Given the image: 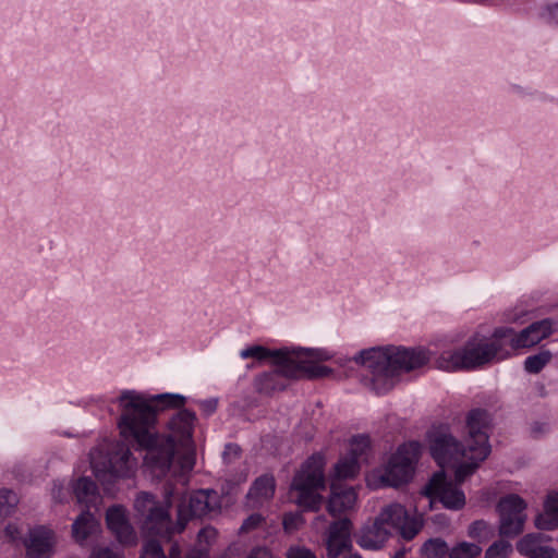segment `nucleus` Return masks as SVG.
<instances>
[{
  "label": "nucleus",
  "instance_id": "f257e3e1",
  "mask_svg": "<svg viewBox=\"0 0 558 558\" xmlns=\"http://www.w3.org/2000/svg\"><path fill=\"white\" fill-rule=\"evenodd\" d=\"M185 397L179 393L148 396L135 390H125L119 397L121 415L118 427L121 436L145 450L144 464L156 477L162 478L170 471L177 483L184 487L195 464L194 450H186L175 459L179 446L192 442L196 415L187 409L179 410L168 422L169 434L155 432L157 416L167 409H180Z\"/></svg>",
  "mask_w": 558,
  "mask_h": 558
},
{
  "label": "nucleus",
  "instance_id": "f03ea898",
  "mask_svg": "<svg viewBox=\"0 0 558 558\" xmlns=\"http://www.w3.org/2000/svg\"><path fill=\"white\" fill-rule=\"evenodd\" d=\"M353 360L371 372V387L376 395H385L391 390L393 377L400 372L418 368L429 361L441 371H466L462 348L444 350L439 354L423 348H371L362 350Z\"/></svg>",
  "mask_w": 558,
  "mask_h": 558
},
{
  "label": "nucleus",
  "instance_id": "7ed1b4c3",
  "mask_svg": "<svg viewBox=\"0 0 558 558\" xmlns=\"http://www.w3.org/2000/svg\"><path fill=\"white\" fill-rule=\"evenodd\" d=\"M181 493L171 483L165 485V500H155L154 495L141 493L135 499V509L145 514L144 529L151 535L170 538L184 531L191 518H202L221 507V498L215 489H198L182 497L178 505V519L172 522L169 510L172 500Z\"/></svg>",
  "mask_w": 558,
  "mask_h": 558
},
{
  "label": "nucleus",
  "instance_id": "20e7f679",
  "mask_svg": "<svg viewBox=\"0 0 558 558\" xmlns=\"http://www.w3.org/2000/svg\"><path fill=\"white\" fill-rule=\"evenodd\" d=\"M243 360L255 359L257 361L272 360V364L281 366V372L290 377L323 378L331 374V369L325 365L312 362V353L303 349L290 350L288 348L271 350L263 345L247 347L240 352Z\"/></svg>",
  "mask_w": 558,
  "mask_h": 558
},
{
  "label": "nucleus",
  "instance_id": "39448f33",
  "mask_svg": "<svg viewBox=\"0 0 558 558\" xmlns=\"http://www.w3.org/2000/svg\"><path fill=\"white\" fill-rule=\"evenodd\" d=\"M466 427L469 430L468 456L458 461L454 468L456 483L461 484L473 474L478 464L490 453L488 444V429L490 427V415L486 410L473 409L466 417Z\"/></svg>",
  "mask_w": 558,
  "mask_h": 558
},
{
  "label": "nucleus",
  "instance_id": "423d86ee",
  "mask_svg": "<svg viewBox=\"0 0 558 558\" xmlns=\"http://www.w3.org/2000/svg\"><path fill=\"white\" fill-rule=\"evenodd\" d=\"M324 465V457L313 454L293 477L291 490L295 494V502L304 509L316 511L322 506L319 490L325 488Z\"/></svg>",
  "mask_w": 558,
  "mask_h": 558
},
{
  "label": "nucleus",
  "instance_id": "0eeeda50",
  "mask_svg": "<svg viewBox=\"0 0 558 558\" xmlns=\"http://www.w3.org/2000/svg\"><path fill=\"white\" fill-rule=\"evenodd\" d=\"M464 357V368L466 371L481 367L490 363L493 360H504L509 356V352L504 348L501 339L496 337V330L490 339L474 336L470 338L462 347Z\"/></svg>",
  "mask_w": 558,
  "mask_h": 558
},
{
  "label": "nucleus",
  "instance_id": "6e6552de",
  "mask_svg": "<svg viewBox=\"0 0 558 558\" xmlns=\"http://www.w3.org/2000/svg\"><path fill=\"white\" fill-rule=\"evenodd\" d=\"M421 449L422 446L418 441H409L401 445L396 453L391 456L383 475V481L393 487L408 483L412 478Z\"/></svg>",
  "mask_w": 558,
  "mask_h": 558
},
{
  "label": "nucleus",
  "instance_id": "1a4fd4ad",
  "mask_svg": "<svg viewBox=\"0 0 558 558\" xmlns=\"http://www.w3.org/2000/svg\"><path fill=\"white\" fill-rule=\"evenodd\" d=\"M553 328L554 324L550 319H543L531 324L520 332H515L510 327L497 328L496 337L501 339L504 348L508 350L510 355L511 351L537 344L553 332Z\"/></svg>",
  "mask_w": 558,
  "mask_h": 558
},
{
  "label": "nucleus",
  "instance_id": "9d476101",
  "mask_svg": "<svg viewBox=\"0 0 558 558\" xmlns=\"http://www.w3.org/2000/svg\"><path fill=\"white\" fill-rule=\"evenodd\" d=\"M136 465V459L133 458L131 450L123 445H119L109 454L107 463L102 469L96 462H92L94 474L102 485L112 484L117 478L133 476Z\"/></svg>",
  "mask_w": 558,
  "mask_h": 558
},
{
  "label": "nucleus",
  "instance_id": "9b49d317",
  "mask_svg": "<svg viewBox=\"0 0 558 558\" xmlns=\"http://www.w3.org/2000/svg\"><path fill=\"white\" fill-rule=\"evenodd\" d=\"M460 484L447 481L444 471L436 472L423 488L430 500L438 499L445 508L459 510L465 505V496Z\"/></svg>",
  "mask_w": 558,
  "mask_h": 558
},
{
  "label": "nucleus",
  "instance_id": "f8f14e48",
  "mask_svg": "<svg viewBox=\"0 0 558 558\" xmlns=\"http://www.w3.org/2000/svg\"><path fill=\"white\" fill-rule=\"evenodd\" d=\"M525 501L515 494L502 497L497 509L500 515L499 532L504 536H515L523 531L526 515Z\"/></svg>",
  "mask_w": 558,
  "mask_h": 558
},
{
  "label": "nucleus",
  "instance_id": "ddd939ff",
  "mask_svg": "<svg viewBox=\"0 0 558 558\" xmlns=\"http://www.w3.org/2000/svg\"><path fill=\"white\" fill-rule=\"evenodd\" d=\"M429 449L432 457L442 469L456 465L468 456V445L463 446L446 432H435L429 436Z\"/></svg>",
  "mask_w": 558,
  "mask_h": 558
},
{
  "label": "nucleus",
  "instance_id": "4468645a",
  "mask_svg": "<svg viewBox=\"0 0 558 558\" xmlns=\"http://www.w3.org/2000/svg\"><path fill=\"white\" fill-rule=\"evenodd\" d=\"M380 520L392 531H397L407 539H413L422 529V522L410 517L407 509L400 504H391L379 512Z\"/></svg>",
  "mask_w": 558,
  "mask_h": 558
},
{
  "label": "nucleus",
  "instance_id": "2eb2a0df",
  "mask_svg": "<svg viewBox=\"0 0 558 558\" xmlns=\"http://www.w3.org/2000/svg\"><path fill=\"white\" fill-rule=\"evenodd\" d=\"M352 522L348 518L340 519L330 524L326 542L327 557L338 558L352 547Z\"/></svg>",
  "mask_w": 558,
  "mask_h": 558
},
{
  "label": "nucleus",
  "instance_id": "dca6fc26",
  "mask_svg": "<svg viewBox=\"0 0 558 558\" xmlns=\"http://www.w3.org/2000/svg\"><path fill=\"white\" fill-rule=\"evenodd\" d=\"M108 529L116 535L119 543L123 545H135L137 535L129 523L125 509L122 506H112L106 512Z\"/></svg>",
  "mask_w": 558,
  "mask_h": 558
},
{
  "label": "nucleus",
  "instance_id": "f3484780",
  "mask_svg": "<svg viewBox=\"0 0 558 558\" xmlns=\"http://www.w3.org/2000/svg\"><path fill=\"white\" fill-rule=\"evenodd\" d=\"M53 545V532L45 526L32 529L28 538L25 541V547L29 558H49L52 555Z\"/></svg>",
  "mask_w": 558,
  "mask_h": 558
},
{
  "label": "nucleus",
  "instance_id": "a211bd4d",
  "mask_svg": "<svg viewBox=\"0 0 558 558\" xmlns=\"http://www.w3.org/2000/svg\"><path fill=\"white\" fill-rule=\"evenodd\" d=\"M356 499L357 494L354 487L348 486L343 482L331 481L328 501V511L330 514L337 515L351 510Z\"/></svg>",
  "mask_w": 558,
  "mask_h": 558
},
{
  "label": "nucleus",
  "instance_id": "6ab92c4d",
  "mask_svg": "<svg viewBox=\"0 0 558 558\" xmlns=\"http://www.w3.org/2000/svg\"><path fill=\"white\" fill-rule=\"evenodd\" d=\"M302 377H290L281 372V366L276 369L262 373L254 378V388L258 393L270 396L276 391H282L288 386V379H301Z\"/></svg>",
  "mask_w": 558,
  "mask_h": 558
},
{
  "label": "nucleus",
  "instance_id": "aec40b11",
  "mask_svg": "<svg viewBox=\"0 0 558 558\" xmlns=\"http://www.w3.org/2000/svg\"><path fill=\"white\" fill-rule=\"evenodd\" d=\"M390 530L378 515L369 525H365L359 535L357 544L366 549H379L390 536Z\"/></svg>",
  "mask_w": 558,
  "mask_h": 558
},
{
  "label": "nucleus",
  "instance_id": "412c9836",
  "mask_svg": "<svg viewBox=\"0 0 558 558\" xmlns=\"http://www.w3.org/2000/svg\"><path fill=\"white\" fill-rule=\"evenodd\" d=\"M535 525L537 529L545 531L558 527V492H551L547 495L544 511L536 517Z\"/></svg>",
  "mask_w": 558,
  "mask_h": 558
},
{
  "label": "nucleus",
  "instance_id": "4be33fe9",
  "mask_svg": "<svg viewBox=\"0 0 558 558\" xmlns=\"http://www.w3.org/2000/svg\"><path fill=\"white\" fill-rule=\"evenodd\" d=\"M275 489L276 482L274 476L270 474H264L254 481L247 493V498L255 500L256 502L269 500L272 498Z\"/></svg>",
  "mask_w": 558,
  "mask_h": 558
},
{
  "label": "nucleus",
  "instance_id": "5701e85b",
  "mask_svg": "<svg viewBox=\"0 0 558 558\" xmlns=\"http://www.w3.org/2000/svg\"><path fill=\"white\" fill-rule=\"evenodd\" d=\"M74 495L80 504L87 508L96 506L99 500V494L94 481L88 477H80L73 487Z\"/></svg>",
  "mask_w": 558,
  "mask_h": 558
},
{
  "label": "nucleus",
  "instance_id": "b1692460",
  "mask_svg": "<svg viewBox=\"0 0 558 558\" xmlns=\"http://www.w3.org/2000/svg\"><path fill=\"white\" fill-rule=\"evenodd\" d=\"M99 527V522L93 513L83 511L72 524L73 537L77 542H83L89 537Z\"/></svg>",
  "mask_w": 558,
  "mask_h": 558
},
{
  "label": "nucleus",
  "instance_id": "393cba45",
  "mask_svg": "<svg viewBox=\"0 0 558 558\" xmlns=\"http://www.w3.org/2000/svg\"><path fill=\"white\" fill-rule=\"evenodd\" d=\"M360 471V461L354 457L347 454L335 465V478L332 481L342 482L347 478H353Z\"/></svg>",
  "mask_w": 558,
  "mask_h": 558
},
{
  "label": "nucleus",
  "instance_id": "a878e982",
  "mask_svg": "<svg viewBox=\"0 0 558 558\" xmlns=\"http://www.w3.org/2000/svg\"><path fill=\"white\" fill-rule=\"evenodd\" d=\"M545 536L541 533H531L523 536L517 544V549L520 554L531 558L538 549L545 545Z\"/></svg>",
  "mask_w": 558,
  "mask_h": 558
},
{
  "label": "nucleus",
  "instance_id": "bb28decb",
  "mask_svg": "<svg viewBox=\"0 0 558 558\" xmlns=\"http://www.w3.org/2000/svg\"><path fill=\"white\" fill-rule=\"evenodd\" d=\"M551 360L549 351H541L537 354L530 355L524 361V369L530 374L539 373Z\"/></svg>",
  "mask_w": 558,
  "mask_h": 558
},
{
  "label": "nucleus",
  "instance_id": "cd10ccee",
  "mask_svg": "<svg viewBox=\"0 0 558 558\" xmlns=\"http://www.w3.org/2000/svg\"><path fill=\"white\" fill-rule=\"evenodd\" d=\"M371 447V439L367 435H355L349 442V456L360 461Z\"/></svg>",
  "mask_w": 558,
  "mask_h": 558
},
{
  "label": "nucleus",
  "instance_id": "c85d7f7f",
  "mask_svg": "<svg viewBox=\"0 0 558 558\" xmlns=\"http://www.w3.org/2000/svg\"><path fill=\"white\" fill-rule=\"evenodd\" d=\"M482 551V548L474 544L462 542L456 545L449 553V558H475Z\"/></svg>",
  "mask_w": 558,
  "mask_h": 558
},
{
  "label": "nucleus",
  "instance_id": "c756f323",
  "mask_svg": "<svg viewBox=\"0 0 558 558\" xmlns=\"http://www.w3.org/2000/svg\"><path fill=\"white\" fill-rule=\"evenodd\" d=\"M447 553L446 542L439 538L429 539L423 545V554L426 558H442Z\"/></svg>",
  "mask_w": 558,
  "mask_h": 558
},
{
  "label": "nucleus",
  "instance_id": "7c9ffc66",
  "mask_svg": "<svg viewBox=\"0 0 558 558\" xmlns=\"http://www.w3.org/2000/svg\"><path fill=\"white\" fill-rule=\"evenodd\" d=\"M19 499L16 494L11 489H0V517H7L11 514Z\"/></svg>",
  "mask_w": 558,
  "mask_h": 558
},
{
  "label": "nucleus",
  "instance_id": "2f4dec72",
  "mask_svg": "<svg viewBox=\"0 0 558 558\" xmlns=\"http://www.w3.org/2000/svg\"><path fill=\"white\" fill-rule=\"evenodd\" d=\"M512 551V546L508 541L499 539L493 543L486 550V558H506Z\"/></svg>",
  "mask_w": 558,
  "mask_h": 558
},
{
  "label": "nucleus",
  "instance_id": "473e14b6",
  "mask_svg": "<svg viewBox=\"0 0 558 558\" xmlns=\"http://www.w3.org/2000/svg\"><path fill=\"white\" fill-rule=\"evenodd\" d=\"M301 522H302V517H301V514H298V513H287L283 517V526H284V530H287V531L298 529V526L300 525Z\"/></svg>",
  "mask_w": 558,
  "mask_h": 558
},
{
  "label": "nucleus",
  "instance_id": "72a5a7b5",
  "mask_svg": "<svg viewBox=\"0 0 558 558\" xmlns=\"http://www.w3.org/2000/svg\"><path fill=\"white\" fill-rule=\"evenodd\" d=\"M217 536V531L211 527V526H206V527H203L198 534H197V538H198V542L202 544V543H205V544H210Z\"/></svg>",
  "mask_w": 558,
  "mask_h": 558
},
{
  "label": "nucleus",
  "instance_id": "f704fd0d",
  "mask_svg": "<svg viewBox=\"0 0 558 558\" xmlns=\"http://www.w3.org/2000/svg\"><path fill=\"white\" fill-rule=\"evenodd\" d=\"M263 521V517L258 513L251 514L242 524V531H250L257 527Z\"/></svg>",
  "mask_w": 558,
  "mask_h": 558
},
{
  "label": "nucleus",
  "instance_id": "c9c22d12",
  "mask_svg": "<svg viewBox=\"0 0 558 558\" xmlns=\"http://www.w3.org/2000/svg\"><path fill=\"white\" fill-rule=\"evenodd\" d=\"M487 530V524L484 521H475L469 527V535L473 538L481 537V535Z\"/></svg>",
  "mask_w": 558,
  "mask_h": 558
},
{
  "label": "nucleus",
  "instance_id": "e433bc0d",
  "mask_svg": "<svg viewBox=\"0 0 558 558\" xmlns=\"http://www.w3.org/2000/svg\"><path fill=\"white\" fill-rule=\"evenodd\" d=\"M287 558H316V556L305 548H292L289 550Z\"/></svg>",
  "mask_w": 558,
  "mask_h": 558
},
{
  "label": "nucleus",
  "instance_id": "4c0bfd02",
  "mask_svg": "<svg viewBox=\"0 0 558 558\" xmlns=\"http://www.w3.org/2000/svg\"><path fill=\"white\" fill-rule=\"evenodd\" d=\"M90 558H121L120 555L112 551L110 548L94 549Z\"/></svg>",
  "mask_w": 558,
  "mask_h": 558
},
{
  "label": "nucleus",
  "instance_id": "58836bf2",
  "mask_svg": "<svg viewBox=\"0 0 558 558\" xmlns=\"http://www.w3.org/2000/svg\"><path fill=\"white\" fill-rule=\"evenodd\" d=\"M531 558H558L557 551L549 547L544 546L542 549H538Z\"/></svg>",
  "mask_w": 558,
  "mask_h": 558
},
{
  "label": "nucleus",
  "instance_id": "ea45409f",
  "mask_svg": "<svg viewBox=\"0 0 558 558\" xmlns=\"http://www.w3.org/2000/svg\"><path fill=\"white\" fill-rule=\"evenodd\" d=\"M4 534L12 542L21 537V531L19 530L17 525L12 523L5 526Z\"/></svg>",
  "mask_w": 558,
  "mask_h": 558
},
{
  "label": "nucleus",
  "instance_id": "a19ab883",
  "mask_svg": "<svg viewBox=\"0 0 558 558\" xmlns=\"http://www.w3.org/2000/svg\"><path fill=\"white\" fill-rule=\"evenodd\" d=\"M201 408L207 415H210L217 410V400L216 399L205 400L201 403Z\"/></svg>",
  "mask_w": 558,
  "mask_h": 558
},
{
  "label": "nucleus",
  "instance_id": "79ce46f5",
  "mask_svg": "<svg viewBox=\"0 0 558 558\" xmlns=\"http://www.w3.org/2000/svg\"><path fill=\"white\" fill-rule=\"evenodd\" d=\"M548 19L550 23L558 24V3L548 8Z\"/></svg>",
  "mask_w": 558,
  "mask_h": 558
},
{
  "label": "nucleus",
  "instance_id": "37998d69",
  "mask_svg": "<svg viewBox=\"0 0 558 558\" xmlns=\"http://www.w3.org/2000/svg\"><path fill=\"white\" fill-rule=\"evenodd\" d=\"M247 558H269V553L267 549L257 548L253 550Z\"/></svg>",
  "mask_w": 558,
  "mask_h": 558
},
{
  "label": "nucleus",
  "instance_id": "c03bdc74",
  "mask_svg": "<svg viewBox=\"0 0 558 558\" xmlns=\"http://www.w3.org/2000/svg\"><path fill=\"white\" fill-rule=\"evenodd\" d=\"M546 425L541 423H535L532 426V434L537 437L539 434H542L545 429Z\"/></svg>",
  "mask_w": 558,
  "mask_h": 558
},
{
  "label": "nucleus",
  "instance_id": "a18cd8bd",
  "mask_svg": "<svg viewBox=\"0 0 558 558\" xmlns=\"http://www.w3.org/2000/svg\"><path fill=\"white\" fill-rule=\"evenodd\" d=\"M61 490H62V486L54 484L53 489H52V496L58 501H62Z\"/></svg>",
  "mask_w": 558,
  "mask_h": 558
},
{
  "label": "nucleus",
  "instance_id": "49530a36",
  "mask_svg": "<svg viewBox=\"0 0 558 558\" xmlns=\"http://www.w3.org/2000/svg\"><path fill=\"white\" fill-rule=\"evenodd\" d=\"M226 449H227V450H232V449H234V452H235V453H238V447H236V446H234V445L229 444V445H227V446H226Z\"/></svg>",
  "mask_w": 558,
  "mask_h": 558
},
{
  "label": "nucleus",
  "instance_id": "de8ad7c7",
  "mask_svg": "<svg viewBox=\"0 0 558 558\" xmlns=\"http://www.w3.org/2000/svg\"><path fill=\"white\" fill-rule=\"evenodd\" d=\"M348 558H362L360 555L355 554V555H351L350 557Z\"/></svg>",
  "mask_w": 558,
  "mask_h": 558
}]
</instances>
